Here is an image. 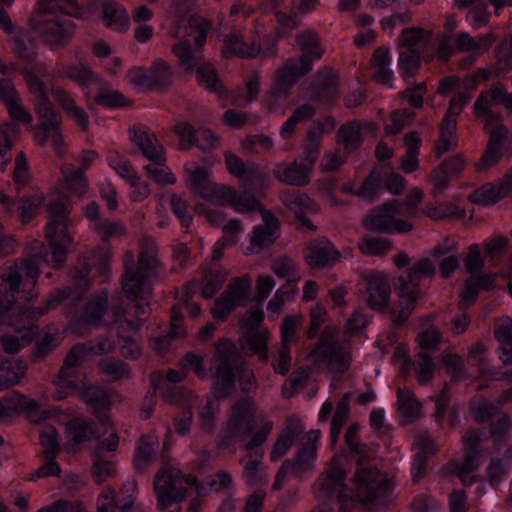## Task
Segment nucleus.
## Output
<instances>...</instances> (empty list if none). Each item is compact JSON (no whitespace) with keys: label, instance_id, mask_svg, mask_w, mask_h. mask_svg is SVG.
Here are the masks:
<instances>
[{"label":"nucleus","instance_id":"f257e3e1","mask_svg":"<svg viewBox=\"0 0 512 512\" xmlns=\"http://www.w3.org/2000/svg\"><path fill=\"white\" fill-rule=\"evenodd\" d=\"M132 255L125 257L126 271L123 278V291L126 297L134 302L127 310L113 306L111 311L106 309L108 296L102 293L92 299L80 317V334H85L91 327L113 322L119 340L122 342L120 351L126 358L136 359L141 352L135 340V335L143 326L149 311L148 297L151 292V278L157 271L156 244L151 238L141 244V252L137 266H130Z\"/></svg>","mask_w":512,"mask_h":512},{"label":"nucleus","instance_id":"f03ea898","mask_svg":"<svg viewBox=\"0 0 512 512\" xmlns=\"http://www.w3.org/2000/svg\"><path fill=\"white\" fill-rule=\"evenodd\" d=\"M97 159L98 154L95 151H84L80 156V169H75L72 166L62 168V179L55 188L48 205L49 221L46 225L45 238L49 245V252H46L44 256L34 254L24 260L15 270L3 274L12 293H21V298L27 300L33 298L32 290L35 287L41 264L49 263L52 266H58L65 261L67 253L73 246V238L69 232L70 206L68 199L86 193L88 184L84 170L88 169Z\"/></svg>","mask_w":512,"mask_h":512},{"label":"nucleus","instance_id":"7ed1b4c3","mask_svg":"<svg viewBox=\"0 0 512 512\" xmlns=\"http://www.w3.org/2000/svg\"><path fill=\"white\" fill-rule=\"evenodd\" d=\"M344 478L340 458L334 457L314 487L316 497L322 499L337 494L342 512H365L369 505L386 504L392 483L377 469L357 468L353 481L356 493L344 486Z\"/></svg>","mask_w":512,"mask_h":512},{"label":"nucleus","instance_id":"20e7f679","mask_svg":"<svg viewBox=\"0 0 512 512\" xmlns=\"http://www.w3.org/2000/svg\"><path fill=\"white\" fill-rule=\"evenodd\" d=\"M114 349V342L101 338L93 346H76L66 357L58 377L53 381L55 391L53 398L63 400L70 395H77L88 404L105 410L109 405V396L99 387L89 386L81 375V366L89 355H103Z\"/></svg>","mask_w":512,"mask_h":512},{"label":"nucleus","instance_id":"39448f33","mask_svg":"<svg viewBox=\"0 0 512 512\" xmlns=\"http://www.w3.org/2000/svg\"><path fill=\"white\" fill-rule=\"evenodd\" d=\"M231 482L230 474L221 472L206 485H199L195 476L184 477L176 465L165 464L154 480L157 506L160 510L172 509L171 512H181L180 502L187 493L202 497L208 491H221L229 487Z\"/></svg>","mask_w":512,"mask_h":512},{"label":"nucleus","instance_id":"423d86ee","mask_svg":"<svg viewBox=\"0 0 512 512\" xmlns=\"http://www.w3.org/2000/svg\"><path fill=\"white\" fill-rule=\"evenodd\" d=\"M190 189L213 204L229 206L235 212L247 213L259 205V201L246 192H238L231 186L215 183L208 169L197 167L188 177Z\"/></svg>","mask_w":512,"mask_h":512},{"label":"nucleus","instance_id":"0eeeda50","mask_svg":"<svg viewBox=\"0 0 512 512\" xmlns=\"http://www.w3.org/2000/svg\"><path fill=\"white\" fill-rule=\"evenodd\" d=\"M212 366L215 368L214 392L217 397L229 394L236 377L243 391H249L255 385L252 371L242 366L235 345L228 340H222L216 345Z\"/></svg>","mask_w":512,"mask_h":512},{"label":"nucleus","instance_id":"6e6552de","mask_svg":"<svg viewBox=\"0 0 512 512\" xmlns=\"http://www.w3.org/2000/svg\"><path fill=\"white\" fill-rule=\"evenodd\" d=\"M210 28V23L198 15L190 17L188 22L184 23V27L170 28L169 33L180 40L172 47V53L187 71L192 72L201 61L200 49L206 42Z\"/></svg>","mask_w":512,"mask_h":512},{"label":"nucleus","instance_id":"1a4fd4ad","mask_svg":"<svg viewBox=\"0 0 512 512\" xmlns=\"http://www.w3.org/2000/svg\"><path fill=\"white\" fill-rule=\"evenodd\" d=\"M35 318L34 313L18 304L0 306V326L5 331L1 343L7 353L18 352L32 341Z\"/></svg>","mask_w":512,"mask_h":512},{"label":"nucleus","instance_id":"9d476101","mask_svg":"<svg viewBox=\"0 0 512 512\" xmlns=\"http://www.w3.org/2000/svg\"><path fill=\"white\" fill-rule=\"evenodd\" d=\"M29 90L34 94L35 109L38 116L43 119L39 126H32L34 139L40 144L51 143L58 154L64 151V141L59 131V121L48 100L42 82L32 73L25 75Z\"/></svg>","mask_w":512,"mask_h":512},{"label":"nucleus","instance_id":"9b49d317","mask_svg":"<svg viewBox=\"0 0 512 512\" xmlns=\"http://www.w3.org/2000/svg\"><path fill=\"white\" fill-rule=\"evenodd\" d=\"M296 46L302 52V56L297 59L289 60L284 68L278 72L272 90V96L287 92L299 77L312 69V61L321 58L323 54L318 37L312 31L298 34Z\"/></svg>","mask_w":512,"mask_h":512},{"label":"nucleus","instance_id":"f8f14e48","mask_svg":"<svg viewBox=\"0 0 512 512\" xmlns=\"http://www.w3.org/2000/svg\"><path fill=\"white\" fill-rule=\"evenodd\" d=\"M308 358L315 366L325 367L331 372L343 373L351 363L349 342L338 328H324L316 346L309 352Z\"/></svg>","mask_w":512,"mask_h":512},{"label":"nucleus","instance_id":"ddd939ff","mask_svg":"<svg viewBox=\"0 0 512 512\" xmlns=\"http://www.w3.org/2000/svg\"><path fill=\"white\" fill-rule=\"evenodd\" d=\"M60 75L77 82L86 96L99 105L111 108L126 105V99L119 91L103 88L98 76L84 64L63 66Z\"/></svg>","mask_w":512,"mask_h":512},{"label":"nucleus","instance_id":"4468645a","mask_svg":"<svg viewBox=\"0 0 512 512\" xmlns=\"http://www.w3.org/2000/svg\"><path fill=\"white\" fill-rule=\"evenodd\" d=\"M41 417L42 420L55 419L64 425L65 442L63 449L69 453L78 451L83 444L100 437L94 422L69 411H61L53 407L48 410H42Z\"/></svg>","mask_w":512,"mask_h":512},{"label":"nucleus","instance_id":"2eb2a0df","mask_svg":"<svg viewBox=\"0 0 512 512\" xmlns=\"http://www.w3.org/2000/svg\"><path fill=\"white\" fill-rule=\"evenodd\" d=\"M132 142L137 145L143 155L152 161L145 167L151 179L159 184H174L175 176L164 165L165 157L163 147L158 143L155 135L146 127H134L130 132Z\"/></svg>","mask_w":512,"mask_h":512},{"label":"nucleus","instance_id":"dca6fc26","mask_svg":"<svg viewBox=\"0 0 512 512\" xmlns=\"http://www.w3.org/2000/svg\"><path fill=\"white\" fill-rule=\"evenodd\" d=\"M435 272V266L429 258L421 259L408 272L406 277L399 279V305L392 308L394 321L402 322L411 313L416 303L420 280L430 277Z\"/></svg>","mask_w":512,"mask_h":512},{"label":"nucleus","instance_id":"f3484780","mask_svg":"<svg viewBox=\"0 0 512 512\" xmlns=\"http://www.w3.org/2000/svg\"><path fill=\"white\" fill-rule=\"evenodd\" d=\"M320 133L309 132L303 146V156L290 165L277 164L274 169L275 177L286 184L303 186L309 182L313 165L318 158Z\"/></svg>","mask_w":512,"mask_h":512},{"label":"nucleus","instance_id":"a211bd4d","mask_svg":"<svg viewBox=\"0 0 512 512\" xmlns=\"http://www.w3.org/2000/svg\"><path fill=\"white\" fill-rule=\"evenodd\" d=\"M321 438L319 430L309 431L302 439L301 445L296 453L294 462L285 461L276 474L274 489H281L289 473L302 477L304 474L314 470L317 459V443Z\"/></svg>","mask_w":512,"mask_h":512},{"label":"nucleus","instance_id":"6ab92c4d","mask_svg":"<svg viewBox=\"0 0 512 512\" xmlns=\"http://www.w3.org/2000/svg\"><path fill=\"white\" fill-rule=\"evenodd\" d=\"M251 285L252 280L247 274L233 278L214 302L211 308L213 317L223 321L236 307L245 305L250 299Z\"/></svg>","mask_w":512,"mask_h":512},{"label":"nucleus","instance_id":"aec40b11","mask_svg":"<svg viewBox=\"0 0 512 512\" xmlns=\"http://www.w3.org/2000/svg\"><path fill=\"white\" fill-rule=\"evenodd\" d=\"M483 266L480 255V249L477 245H473L469 249V253L465 259V267L471 276L465 283L461 295V304H470L473 302L480 291L494 288L495 276L490 274H476Z\"/></svg>","mask_w":512,"mask_h":512},{"label":"nucleus","instance_id":"412c9836","mask_svg":"<svg viewBox=\"0 0 512 512\" xmlns=\"http://www.w3.org/2000/svg\"><path fill=\"white\" fill-rule=\"evenodd\" d=\"M494 41L495 36L493 33L473 38L468 33L462 32L456 36L453 48L449 47L447 41L440 42L437 46V55L439 58L447 60L454 51L471 53L467 62L461 64V67L466 68L474 62L477 56L487 51Z\"/></svg>","mask_w":512,"mask_h":512},{"label":"nucleus","instance_id":"4be33fe9","mask_svg":"<svg viewBox=\"0 0 512 512\" xmlns=\"http://www.w3.org/2000/svg\"><path fill=\"white\" fill-rule=\"evenodd\" d=\"M403 216L395 205H383L368 214L363 225L368 230L389 234L406 233L412 229V224L400 218Z\"/></svg>","mask_w":512,"mask_h":512},{"label":"nucleus","instance_id":"5701e85b","mask_svg":"<svg viewBox=\"0 0 512 512\" xmlns=\"http://www.w3.org/2000/svg\"><path fill=\"white\" fill-rule=\"evenodd\" d=\"M225 163L228 172L242 182L246 189L244 192L248 195V190L260 192L269 187V175L263 169L253 164L245 165L239 157L230 152L225 153Z\"/></svg>","mask_w":512,"mask_h":512},{"label":"nucleus","instance_id":"b1692460","mask_svg":"<svg viewBox=\"0 0 512 512\" xmlns=\"http://www.w3.org/2000/svg\"><path fill=\"white\" fill-rule=\"evenodd\" d=\"M470 97L469 92H459L451 99L447 114L440 129V139L436 146L437 157H441L444 153L457 146L458 139L455 132L457 124L456 118L469 102Z\"/></svg>","mask_w":512,"mask_h":512},{"label":"nucleus","instance_id":"393cba45","mask_svg":"<svg viewBox=\"0 0 512 512\" xmlns=\"http://www.w3.org/2000/svg\"><path fill=\"white\" fill-rule=\"evenodd\" d=\"M263 319L264 312L261 308H251L241 319V329L249 348L258 354L261 360H266L269 332L267 329L256 330Z\"/></svg>","mask_w":512,"mask_h":512},{"label":"nucleus","instance_id":"a878e982","mask_svg":"<svg viewBox=\"0 0 512 512\" xmlns=\"http://www.w3.org/2000/svg\"><path fill=\"white\" fill-rule=\"evenodd\" d=\"M259 211L263 218V224L254 227L250 237V243L245 248V254L253 255L259 253L265 247L274 243L279 236V222L269 211L263 209L259 203L258 207L251 211Z\"/></svg>","mask_w":512,"mask_h":512},{"label":"nucleus","instance_id":"bb28decb","mask_svg":"<svg viewBox=\"0 0 512 512\" xmlns=\"http://www.w3.org/2000/svg\"><path fill=\"white\" fill-rule=\"evenodd\" d=\"M19 411H25L34 422L42 420V404L18 393L0 399V421L14 417Z\"/></svg>","mask_w":512,"mask_h":512},{"label":"nucleus","instance_id":"cd10ccee","mask_svg":"<svg viewBox=\"0 0 512 512\" xmlns=\"http://www.w3.org/2000/svg\"><path fill=\"white\" fill-rule=\"evenodd\" d=\"M32 27L44 41L50 44H64L72 38L75 25L71 20H33Z\"/></svg>","mask_w":512,"mask_h":512},{"label":"nucleus","instance_id":"c85d7f7f","mask_svg":"<svg viewBox=\"0 0 512 512\" xmlns=\"http://www.w3.org/2000/svg\"><path fill=\"white\" fill-rule=\"evenodd\" d=\"M254 421L255 407L253 401L249 398L239 401L232 409L227 425V437H241L247 434L252 430Z\"/></svg>","mask_w":512,"mask_h":512},{"label":"nucleus","instance_id":"c756f323","mask_svg":"<svg viewBox=\"0 0 512 512\" xmlns=\"http://www.w3.org/2000/svg\"><path fill=\"white\" fill-rule=\"evenodd\" d=\"M222 42V54L225 58L233 56L253 58L261 53L264 56H269L274 52L273 48L261 49L255 42L248 45L240 31H233L223 36Z\"/></svg>","mask_w":512,"mask_h":512},{"label":"nucleus","instance_id":"7c9ffc66","mask_svg":"<svg viewBox=\"0 0 512 512\" xmlns=\"http://www.w3.org/2000/svg\"><path fill=\"white\" fill-rule=\"evenodd\" d=\"M479 441L480 435L478 432L469 433L465 438L466 453L464 460L461 463L454 462L449 465V470L455 473L464 484L476 480L474 476L470 475L480 464V454L475 449Z\"/></svg>","mask_w":512,"mask_h":512},{"label":"nucleus","instance_id":"2f4dec72","mask_svg":"<svg viewBox=\"0 0 512 512\" xmlns=\"http://www.w3.org/2000/svg\"><path fill=\"white\" fill-rule=\"evenodd\" d=\"M498 95L499 89L494 84L489 90L480 93L473 105L474 114L483 123L485 131L495 129L496 125H503L500 117L491 110L499 102Z\"/></svg>","mask_w":512,"mask_h":512},{"label":"nucleus","instance_id":"473e14b6","mask_svg":"<svg viewBox=\"0 0 512 512\" xmlns=\"http://www.w3.org/2000/svg\"><path fill=\"white\" fill-rule=\"evenodd\" d=\"M279 197L283 205L293 212L304 226L313 229L311 221L305 215L316 213L319 210L318 204L314 200L293 190H284Z\"/></svg>","mask_w":512,"mask_h":512},{"label":"nucleus","instance_id":"72a5a7b5","mask_svg":"<svg viewBox=\"0 0 512 512\" xmlns=\"http://www.w3.org/2000/svg\"><path fill=\"white\" fill-rule=\"evenodd\" d=\"M512 192V169L509 170L498 184H485L470 195V200L481 205H493Z\"/></svg>","mask_w":512,"mask_h":512},{"label":"nucleus","instance_id":"f704fd0d","mask_svg":"<svg viewBox=\"0 0 512 512\" xmlns=\"http://www.w3.org/2000/svg\"><path fill=\"white\" fill-rule=\"evenodd\" d=\"M489 134L487 149L476 164L478 171H484L495 165L503 155L507 129L504 125H496L495 129L486 131Z\"/></svg>","mask_w":512,"mask_h":512},{"label":"nucleus","instance_id":"c9c22d12","mask_svg":"<svg viewBox=\"0 0 512 512\" xmlns=\"http://www.w3.org/2000/svg\"><path fill=\"white\" fill-rule=\"evenodd\" d=\"M196 213L204 215L212 225H222L223 239L229 245H234L238 241V234L243 231V226L239 220L233 219L224 223V214L218 209H206L203 205H196Z\"/></svg>","mask_w":512,"mask_h":512},{"label":"nucleus","instance_id":"e433bc0d","mask_svg":"<svg viewBox=\"0 0 512 512\" xmlns=\"http://www.w3.org/2000/svg\"><path fill=\"white\" fill-rule=\"evenodd\" d=\"M156 391L163 394L168 400L171 402L179 403L183 405L184 408H188V411L185 412L184 417L181 419H176L175 426L178 433L185 435L191 427L192 422V413H191V405L194 399V396L191 392L175 388V391L168 392L162 385H156Z\"/></svg>","mask_w":512,"mask_h":512},{"label":"nucleus","instance_id":"4c0bfd02","mask_svg":"<svg viewBox=\"0 0 512 512\" xmlns=\"http://www.w3.org/2000/svg\"><path fill=\"white\" fill-rule=\"evenodd\" d=\"M368 304L375 310L384 308L389 299L390 287L387 275L374 272L367 277Z\"/></svg>","mask_w":512,"mask_h":512},{"label":"nucleus","instance_id":"58836bf2","mask_svg":"<svg viewBox=\"0 0 512 512\" xmlns=\"http://www.w3.org/2000/svg\"><path fill=\"white\" fill-rule=\"evenodd\" d=\"M339 257V252L328 240L311 242L306 249L305 258L311 266L324 267Z\"/></svg>","mask_w":512,"mask_h":512},{"label":"nucleus","instance_id":"ea45409f","mask_svg":"<svg viewBox=\"0 0 512 512\" xmlns=\"http://www.w3.org/2000/svg\"><path fill=\"white\" fill-rule=\"evenodd\" d=\"M103 20L105 25L115 31L125 32L130 27V16L126 9L114 2H107L103 5Z\"/></svg>","mask_w":512,"mask_h":512},{"label":"nucleus","instance_id":"a19ab883","mask_svg":"<svg viewBox=\"0 0 512 512\" xmlns=\"http://www.w3.org/2000/svg\"><path fill=\"white\" fill-rule=\"evenodd\" d=\"M415 457L411 464V475L413 481H418L425 470V462L428 455L437 450L434 442L428 437H419L414 444Z\"/></svg>","mask_w":512,"mask_h":512},{"label":"nucleus","instance_id":"79ce46f5","mask_svg":"<svg viewBox=\"0 0 512 512\" xmlns=\"http://www.w3.org/2000/svg\"><path fill=\"white\" fill-rule=\"evenodd\" d=\"M20 133L19 125L14 122L4 123L0 126V166L3 171L11 161L10 150Z\"/></svg>","mask_w":512,"mask_h":512},{"label":"nucleus","instance_id":"37998d69","mask_svg":"<svg viewBox=\"0 0 512 512\" xmlns=\"http://www.w3.org/2000/svg\"><path fill=\"white\" fill-rule=\"evenodd\" d=\"M52 93L57 103L61 105L67 115L75 120L81 129L86 130L89 126V118L86 112L82 108L76 106L74 100L66 91L60 88H55Z\"/></svg>","mask_w":512,"mask_h":512},{"label":"nucleus","instance_id":"c03bdc74","mask_svg":"<svg viewBox=\"0 0 512 512\" xmlns=\"http://www.w3.org/2000/svg\"><path fill=\"white\" fill-rule=\"evenodd\" d=\"M391 56L387 49H377L373 57L374 78L376 81L393 88L394 72L391 69Z\"/></svg>","mask_w":512,"mask_h":512},{"label":"nucleus","instance_id":"a18cd8bd","mask_svg":"<svg viewBox=\"0 0 512 512\" xmlns=\"http://www.w3.org/2000/svg\"><path fill=\"white\" fill-rule=\"evenodd\" d=\"M495 336L500 343V359L503 364L512 365V319H502L497 324Z\"/></svg>","mask_w":512,"mask_h":512},{"label":"nucleus","instance_id":"49530a36","mask_svg":"<svg viewBox=\"0 0 512 512\" xmlns=\"http://www.w3.org/2000/svg\"><path fill=\"white\" fill-rule=\"evenodd\" d=\"M300 433L301 428L298 427L297 420L295 418H290L289 426L279 435L276 443L273 446V449L270 453L271 460L278 461L280 458H282L291 448L294 439L298 437Z\"/></svg>","mask_w":512,"mask_h":512},{"label":"nucleus","instance_id":"de8ad7c7","mask_svg":"<svg viewBox=\"0 0 512 512\" xmlns=\"http://www.w3.org/2000/svg\"><path fill=\"white\" fill-rule=\"evenodd\" d=\"M181 305H175L172 309L171 329L168 335L159 337L154 341L153 349L159 353L166 351L170 341L175 338L183 337L186 334L182 327V315L180 313Z\"/></svg>","mask_w":512,"mask_h":512},{"label":"nucleus","instance_id":"09e8293b","mask_svg":"<svg viewBox=\"0 0 512 512\" xmlns=\"http://www.w3.org/2000/svg\"><path fill=\"white\" fill-rule=\"evenodd\" d=\"M398 411L406 422H412L421 414V405L413 393L406 389L397 392Z\"/></svg>","mask_w":512,"mask_h":512},{"label":"nucleus","instance_id":"8fccbe9b","mask_svg":"<svg viewBox=\"0 0 512 512\" xmlns=\"http://www.w3.org/2000/svg\"><path fill=\"white\" fill-rule=\"evenodd\" d=\"M406 154L402 159L401 167L405 173H412L419 167V147L421 143L417 132H411L404 138Z\"/></svg>","mask_w":512,"mask_h":512},{"label":"nucleus","instance_id":"3c124183","mask_svg":"<svg viewBox=\"0 0 512 512\" xmlns=\"http://www.w3.org/2000/svg\"><path fill=\"white\" fill-rule=\"evenodd\" d=\"M381 189L382 175L376 170L370 174L358 190H355L351 183L345 184L342 187L343 192L358 195L362 199L369 201L372 200Z\"/></svg>","mask_w":512,"mask_h":512},{"label":"nucleus","instance_id":"603ef678","mask_svg":"<svg viewBox=\"0 0 512 512\" xmlns=\"http://www.w3.org/2000/svg\"><path fill=\"white\" fill-rule=\"evenodd\" d=\"M158 446V438L154 434L143 436L136 447L134 465L143 469L154 457Z\"/></svg>","mask_w":512,"mask_h":512},{"label":"nucleus","instance_id":"864d4df0","mask_svg":"<svg viewBox=\"0 0 512 512\" xmlns=\"http://www.w3.org/2000/svg\"><path fill=\"white\" fill-rule=\"evenodd\" d=\"M0 390L18 384L26 374V365L19 361H7L0 366Z\"/></svg>","mask_w":512,"mask_h":512},{"label":"nucleus","instance_id":"5fc2aeb1","mask_svg":"<svg viewBox=\"0 0 512 512\" xmlns=\"http://www.w3.org/2000/svg\"><path fill=\"white\" fill-rule=\"evenodd\" d=\"M398 72L408 81L419 71L420 54L417 49L400 50L398 57Z\"/></svg>","mask_w":512,"mask_h":512},{"label":"nucleus","instance_id":"6e6d98bb","mask_svg":"<svg viewBox=\"0 0 512 512\" xmlns=\"http://www.w3.org/2000/svg\"><path fill=\"white\" fill-rule=\"evenodd\" d=\"M337 95V77L332 70L327 69L318 76L317 96L321 101L331 102Z\"/></svg>","mask_w":512,"mask_h":512},{"label":"nucleus","instance_id":"4d7b16f0","mask_svg":"<svg viewBox=\"0 0 512 512\" xmlns=\"http://www.w3.org/2000/svg\"><path fill=\"white\" fill-rule=\"evenodd\" d=\"M304 316L300 313L286 315L281 326L282 345L290 346L298 340V331L302 327Z\"/></svg>","mask_w":512,"mask_h":512},{"label":"nucleus","instance_id":"13d9d810","mask_svg":"<svg viewBox=\"0 0 512 512\" xmlns=\"http://www.w3.org/2000/svg\"><path fill=\"white\" fill-rule=\"evenodd\" d=\"M315 113V109L309 105L305 104L293 113L287 121L282 125L280 129V136L282 139H288L296 129V126L299 123L305 122L309 120Z\"/></svg>","mask_w":512,"mask_h":512},{"label":"nucleus","instance_id":"bf43d9fd","mask_svg":"<svg viewBox=\"0 0 512 512\" xmlns=\"http://www.w3.org/2000/svg\"><path fill=\"white\" fill-rule=\"evenodd\" d=\"M229 272L224 268L211 269L204 276L202 294L205 298L213 297L226 281Z\"/></svg>","mask_w":512,"mask_h":512},{"label":"nucleus","instance_id":"052dcab7","mask_svg":"<svg viewBox=\"0 0 512 512\" xmlns=\"http://www.w3.org/2000/svg\"><path fill=\"white\" fill-rule=\"evenodd\" d=\"M358 247L360 251L369 256H383L392 249V242L383 237L363 238Z\"/></svg>","mask_w":512,"mask_h":512},{"label":"nucleus","instance_id":"680f3d73","mask_svg":"<svg viewBox=\"0 0 512 512\" xmlns=\"http://www.w3.org/2000/svg\"><path fill=\"white\" fill-rule=\"evenodd\" d=\"M262 457L263 452H255L254 455L250 454L249 458L245 460L244 477L250 484H256L266 478L261 465Z\"/></svg>","mask_w":512,"mask_h":512},{"label":"nucleus","instance_id":"e2e57ef3","mask_svg":"<svg viewBox=\"0 0 512 512\" xmlns=\"http://www.w3.org/2000/svg\"><path fill=\"white\" fill-rule=\"evenodd\" d=\"M116 474V466L113 462L104 459L98 450L93 452L92 475L98 483L105 481L107 478Z\"/></svg>","mask_w":512,"mask_h":512},{"label":"nucleus","instance_id":"0e129e2a","mask_svg":"<svg viewBox=\"0 0 512 512\" xmlns=\"http://www.w3.org/2000/svg\"><path fill=\"white\" fill-rule=\"evenodd\" d=\"M339 139L347 151L356 149L362 139V129L357 123L343 125L339 130Z\"/></svg>","mask_w":512,"mask_h":512},{"label":"nucleus","instance_id":"69168bd1","mask_svg":"<svg viewBox=\"0 0 512 512\" xmlns=\"http://www.w3.org/2000/svg\"><path fill=\"white\" fill-rule=\"evenodd\" d=\"M430 37V33L421 28H408L402 31L399 48L400 50L416 49Z\"/></svg>","mask_w":512,"mask_h":512},{"label":"nucleus","instance_id":"338daca9","mask_svg":"<svg viewBox=\"0 0 512 512\" xmlns=\"http://www.w3.org/2000/svg\"><path fill=\"white\" fill-rule=\"evenodd\" d=\"M426 214L434 220L446 218H460L464 216V210L452 203H441L426 208Z\"/></svg>","mask_w":512,"mask_h":512},{"label":"nucleus","instance_id":"774afa93","mask_svg":"<svg viewBox=\"0 0 512 512\" xmlns=\"http://www.w3.org/2000/svg\"><path fill=\"white\" fill-rule=\"evenodd\" d=\"M197 80L205 89L220 92L222 84L218 79L215 68L209 64L200 66L197 69Z\"/></svg>","mask_w":512,"mask_h":512}]
</instances>
